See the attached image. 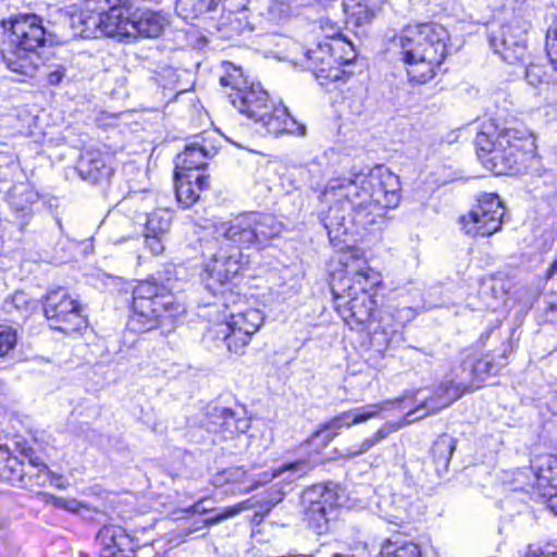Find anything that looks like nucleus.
Listing matches in <instances>:
<instances>
[{"instance_id": "f257e3e1", "label": "nucleus", "mask_w": 557, "mask_h": 557, "mask_svg": "<svg viewBox=\"0 0 557 557\" xmlns=\"http://www.w3.org/2000/svg\"><path fill=\"white\" fill-rule=\"evenodd\" d=\"M320 198L331 203L322 216L329 238L332 243H342L351 226L375 224L384 209L397 200V195L385 190L376 175L352 170L347 177L330 180Z\"/></svg>"}, {"instance_id": "f03ea898", "label": "nucleus", "mask_w": 557, "mask_h": 557, "mask_svg": "<svg viewBox=\"0 0 557 557\" xmlns=\"http://www.w3.org/2000/svg\"><path fill=\"white\" fill-rule=\"evenodd\" d=\"M344 273L334 274L331 281L336 311L347 324L362 325L375 311L374 288L381 283V275L364 261L346 264Z\"/></svg>"}, {"instance_id": "7ed1b4c3", "label": "nucleus", "mask_w": 557, "mask_h": 557, "mask_svg": "<svg viewBox=\"0 0 557 557\" xmlns=\"http://www.w3.org/2000/svg\"><path fill=\"white\" fill-rule=\"evenodd\" d=\"M448 40L447 29L435 23L409 27L394 38L412 82L423 84L434 77L435 70L448 53Z\"/></svg>"}, {"instance_id": "20e7f679", "label": "nucleus", "mask_w": 557, "mask_h": 557, "mask_svg": "<svg viewBox=\"0 0 557 557\" xmlns=\"http://www.w3.org/2000/svg\"><path fill=\"white\" fill-rule=\"evenodd\" d=\"M7 38L2 42L1 58L7 67L33 76L38 67L39 48L47 42L42 20L35 14H23L2 21Z\"/></svg>"}, {"instance_id": "39448f33", "label": "nucleus", "mask_w": 557, "mask_h": 557, "mask_svg": "<svg viewBox=\"0 0 557 557\" xmlns=\"http://www.w3.org/2000/svg\"><path fill=\"white\" fill-rule=\"evenodd\" d=\"M133 313L128 327L145 333L172 324L180 312V305L163 285L154 281L139 282L133 290Z\"/></svg>"}, {"instance_id": "423d86ee", "label": "nucleus", "mask_w": 557, "mask_h": 557, "mask_svg": "<svg viewBox=\"0 0 557 557\" xmlns=\"http://www.w3.org/2000/svg\"><path fill=\"white\" fill-rule=\"evenodd\" d=\"M240 247L228 235L220 233V223L200 238L205 260L202 280L210 292L215 293L238 274L243 257Z\"/></svg>"}, {"instance_id": "0eeeda50", "label": "nucleus", "mask_w": 557, "mask_h": 557, "mask_svg": "<svg viewBox=\"0 0 557 557\" xmlns=\"http://www.w3.org/2000/svg\"><path fill=\"white\" fill-rule=\"evenodd\" d=\"M283 231V223L273 214L246 213L230 222L220 223V233L228 235L243 247L262 246Z\"/></svg>"}, {"instance_id": "6e6552de", "label": "nucleus", "mask_w": 557, "mask_h": 557, "mask_svg": "<svg viewBox=\"0 0 557 557\" xmlns=\"http://www.w3.org/2000/svg\"><path fill=\"white\" fill-rule=\"evenodd\" d=\"M534 140L524 128L506 127L496 137L495 173L516 174L525 160V151H532Z\"/></svg>"}, {"instance_id": "1a4fd4ad", "label": "nucleus", "mask_w": 557, "mask_h": 557, "mask_svg": "<svg viewBox=\"0 0 557 557\" xmlns=\"http://www.w3.org/2000/svg\"><path fill=\"white\" fill-rule=\"evenodd\" d=\"M84 309L64 288L50 290L44 298V314L54 330L70 334L87 324Z\"/></svg>"}, {"instance_id": "9d476101", "label": "nucleus", "mask_w": 557, "mask_h": 557, "mask_svg": "<svg viewBox=\"0 0 557 557\" xmlns=\"http://www.w3.org/2000/svg\"><path fill=\"white\" fill-rule=\"evenodd\" d=\"M305 520L308 527L318 534H324L330 529L331 515L339 505V494L336 485L315 484L302 494Z\"/></svg>"}, {"instance_id": "9b49d317", "label": "nucleus", "mask_w": 557, "mask_h": 557, "mask_svg": "<svg viewBox=\"0 0 557 557\" xmlns=\"http://www.w3.org/2000/svg\"><path fill=\"white\" fill-rule=\"evenodd\" d=\"M504 213V207L497 195L483 194L470 212L461 216L460 224L467 235L491 236L500 230Z\"/></svg>"}, {"instance_id": "f8f14e48", "label": "nucleus", "mask_w": 557, "mask_h": 557, "mask_svg": "<svg viewBox=\"0 0 557 557\" xmlns=\"http://www.w3.org/2000/svg\"><path fill=\"white\" fill-rule=\"evenodd\" d=\"M512 488L531 496L557 488V455H535L530 468L518 470Z\"/></svg>"}, {"instance_id": "ddd939ff", "label": "nucleus", "mask_w": 557, "mask_h": 557, "mask_svg": "<svg viewBox=\"0 0 557 557\" xmlns=\"http://www.w3.org/2000/svg\"><path fill=\"white\" fill-rule=\"evenodd\" d=\"M395 403L396 401L386 400L380 404H369L356 409L345 411L325 422L306 441L305 444L307 448L317 450L321 449L337 435V431L341 428H349L354 424H358L374 418L381 411L388 410Z\"/></svg>"}, {"instance_id": "4468645a", "label": "nucleus", "mask_w": 557, "mask_h": 557, "mask_svg": "<svg viewBox=\"0 0 557 557\" xmlns=\"http://www.w3.org/2000/svg\"><path fill=\"white\" fill-rule=\"evenodd\" d=\"M263 321L264 315L259 309L247 308L244 311L232 312L230 321L220 325L218 333L223 335L230 351L242 355Z\"/></svg>"}, {"instance_id": "2eb2a0df", "label": "nucleus", "mask_w": 557, "mask_h": 557, "mask_svg": "<svg viewBox=\"0 0 557 557\" xmlns=\"http://www.w3.org/2000/svg\"><path fill=\"white\" fill-rule=\"evenodd\" d=\"M488 42L494 52L510 64H527L531 59L525 32L518 25L508 24L492 30Z\"/></svg>"}, {"instance_id": "dca6fc26", "label": "nucleus", "mask_w": 557, "mask_h": 557, "mask_svg": "<svg viewBox=\"0 0 557 557\" xmlns=\"http://www.w3.org/2000/svg\"><path fill=\"white\" fill-rule=\"evenodd\" d=\"M235 79L232 74L220 79L221 85L233 87V92L228 95L233 106L255 121L264 119L269 107L267 91L259 84L242 88Z\"/></svg>"}, {"instance_id": "f3484780", "label": "nucleus", "mask_w": 557, "mask_h": 557, "mask_svg": "<svg viewBox=\"0 0 557 557\" xmlns=\"http://www.w3.org/2000/svg\"><path fill=\"white\" fill-rule=\"evenodd\" d=\"M132 7L128 0H107L98 5L102 10V36L123 40L129 38Z\"/></svg>"}, {"instance_id": "a211bd4d", "label": "nucleus", "mask_w": 557, "mask_h": 557, "mask_svg": "<svg viewBox=\"0 0 557 557\" xmlns=\"http://www.w3.org/2000/svg\"><path fill=\"white\" fill-rule=\"evenodd\" d=\"M343 48V41L337 38L325 39L319 42L315 48L309 49L306 57L309 61L308 67L317 73V76L337 79V66L344 62L338 52Z\"/></svg>"}, {"instance_id": "6ab92c4d", "label": "nucleus", "mask_w": 557, "mask_h": 557, "mask_svg": "<svg viewBox=\"0 0 557 557\" xmlns=\"http://www.w3.org/2000/svg\"><path fill=\"white\" fill-rule=\"evenodd\" d=\"M216 154V148L208 143L205 137L196 136L186 145L185 150L177 156L176 170L187 173L200 170L207 165V161Z\"/></svg>"}, {"instance_id": "aec40b11", "label": "nucleus", "mask_w": 557, "mask_h": 557, "mask_svg": "<svg viewBox=\"0 0 557 557\" xmlns=\"http://www.w3.org/2000/svg\"><path fill=\"white\" fill-rule=\"evenodd\" d=\"M76 170L84 181L91 184L107 181L112 175V169L107 164V154L96 149H89L82 153Z\"/></svg>"}, {"instance_id": "412c9836", "label": "nucleus", "mask_w": 557, "mask_h": 557, "mask_svg": "<svg viewBox=\"0 0 557 557\" xmlns=\"http://www.w3.org/2000/svg\"><path fill=\"white\" fill-rule=\"evenodd\" d=\"M209 176L175 171V195L177 201L188 208L199 199V193L208 188Z\"/></svg>"}, {"instance_id": "4be33fe9", "label": "nucleus", "mask_w": 557, "mask_h": 557, "mask_svg": "<svg viewBox=\"0 0 557 557\" xmlns=\"http://www.w3.org/2000/svg\"><path fill=\"white\" fill-rule=\"evenodd\" d=\"M210 412V416L214 421H216V419H222L218 438H211L213 443L233 440L237 434L245 433L250 426V422L247 418L239 416L238 412H235L230 408L211 407Z\"/></svg>"}, {"instance_id": "5701e85b", "label": "nucleus", "mask_w": 557, "mask_h": 557, "mask_svg": "<svg viewBox=\"0 0 557 557\" xmlns=\"http://www.w3.org/2000/svg\"><path fill=\"white\" fill-rule=\"evenodd\" d=\"M166 25V20L160 13L150 10H134L132 8V26L129 37H159Z\"/></svg>"}, {"instance_id": "b1692460", "label": "nucleus", "mask_w": 557, "mask_h": 557, "mask_svg": "<svg viewBox=\"0 0 557 557\" xmlns=\"http://www.w3.org/2000/svg\"><path fill=\"white\" fill-rule=\"evenodd\" d=\"M102 556L119 555L129 544V537L121 527L106 525L101 528L96 536Z\"/></svg>"}, {"instance_id": "393cba45", "label": "nucleus", "mask_w": 557, "mask_h": 557, "mask_svg": "<svg viewBox=\"0 0 557 557\" xmlns=\"http://www.w3.org/2000/svg\"><path fill=\"white\" fill-rule=\"evenodd\" d=\"M343 8L357 26L371 23L377 10L376 0H343Z\"/></svg>"}, {"instance_id": "a878e982", "label": "nucleus", "mask_w": 557, "mask_h": 557, "mask_svg": "<svg viewBox=\"0 0 557 557\" xmlns=\"http://www.w3.org/2000/svg\"><path fill=\"white\" fill-rule=\"evenodd\" d=\"M35 194L24 184L15 185L8 194L9 205L16 212L22 213V227L26 226L30 220V205L34 201Z\"/></svg>"}, {"instance_id": "bb28decb", "label": "nucleus", "mask_w": 557, "mask_h": 557, "mask_svg": "<svg viewBox=\"0 0 557 557\" xmlns=\"http://www.w3.org/2000/svg\"><path fill=\"white\" fill-rule=\"evenodd\" d=\"M469 385L465 383H455L453 381L443 383L438 388V404H434V399L426 400L424 407L429 411H436L449 406L451 403L460 398L468 389Z\"/></svg>"}, {"instance_id": "cd10ccee", "label": "nucleus", "mask_w": 557, "mask_h": 557, "mask_svg": "<svg viewBox=\"0 0 557 557\" xmlns=\"http://www.w3.org/2000/svg\"><path fill=\"white\" fill-rule=\"evenodd\" d=\"M508 350L505 349L502 355L495 357L486 355L475 361L472 366V374L479 381H483L490 374H496L508 362Z\"/></svg>"}, {"instance_id": "c85d7f7f", "label": "nucleus", "mask_w": 557, "mask_h": 557, "mask_svg": "<svg viewBox=\"0 0 557 557\" xmlns=\"http://www.w3.org/2000/svg\"><path fill=\"white\" fill-rule=\"evenodd\" d=\"M384 557H422L420 547L411 541H388L383 546Z\"/></svg>"}, {"instance_id": "c756f323", "label": "nucleus", "mask_w": 557, "mask_h": 557, "mask_svg": "<svg viewBox=\"0 0 557 557\" xmlns=\"http://www.w3.org/2000/svg\"><path fill=\"white\" fill-rule=\"evenodd\" d=\"M285 109L284 106L278 107H268V115L264 119H258L256 122H261L265 127L268 133L278 136L284 134V117H285Z\"/></svg>"}, {"instance_id": "7c9ffc66", "label": "nucleus", "mask_w": 557, "mask_h": 557, "mask_svg": "<svg viewBox=\"0 0 557 557\" xmlns=\"http://www.w3.org/2000/svg\"><path fill=\"white\" fill-rule=\"evenodd\" d=\"M171 221L165 211H156L147 216L145 223V233L149 236L165 235L170 230Z\"/></svg>"}, {"instance_id": "2f4dec72", "label": "nucleus", "mask_w": 557, "mask_h": 557, "mask_svg": "<svg viewBox=\"0 0 557 557\" xmlns=\"http://www.w3.org/2000/svg\"><path fill=\"white\" fill-rule=\"evenodd\" d=\"M525 79L534 87L555 82V77L546 71L545 66L532 62L527 65Z\"/></svg>"}, {"instance_id": "473e14b6", "label": "nucleus", "mask_w": 557, "mask_h": 557, "mask_svg": "<svg viewBox=\"0 0 557 557\" xmlns=\"http://www.w3.org/2000/svg\"><path fill=\"white\" fill-rule=\"evenodd\" d=\"M253 506L255 505L251 502V499L244 500L234 506L224 508L222 510V512H220L213 517H209V518L205 519L203 524L206 527L218 524L228 518L235 517L236 515H238L239 512H242L246 509L252 508Z\"/></svg>"}, {"instance_id": "72a5a7b5", "label": "nucleus", "mask_w": 557, "mask_h": 557, "mask_svg": "<svg viewBox=\"0 0 557 557\" xmlns=\"http://www.w3.org/2000/svg\"><path fill=\"white\" fill-rule=\"evenodd\" d=\"M211 407H214V406L209 405L206 408L205 418H203V420H201L199 422V425H197V421L195 419H189L188 424H189L190 429H197V428H199L200 430L206 429L207 433L213 434V437L218 438L219 431L221 430L222 419H216V421H214V419L210 416Z\"/></svg>"}, {"instance_id": "f704fd0d", "label": "nucleus", "mask_w": 557, "mask_h": 557, "mask_svg": "<svg viewBox=\"0 0 557 557\" xmlns=\"http://www.w3.org/2000/svg\"><path fill=\"white\" fill-rule=\"evenodd\" d=\"M313 465H311L307 459H299L294 462L284 465L280 468V472H289L287 479L294 481L298 478L306 475L311 469Z\"/></svg>"}, {"instance_id": "c9c22d12", "label": "nucleus", "mask_w": 557, "mask_h": 557, "mask_svg": "<svg viewBox=\"0 0 557 557\" xmlns=\"http://www.w3.org/2000/svg\"><path fill=\"white\" fill-rule=\"evenodd\" d=\"M16 331L9 325H0V357L5 356L16 344Z\"/></svg>"}, {"instance_id": "e433bc0d", "label": "nucleus", "mask_w": 557, "mask_h": 557, "mask_svg": "<svg viewBox=\"0 0 557 557\" xmlns=\"http://www.w3.org/2000/svg\"><path fill=\"white\" fill-rule=\"evenodd\" d=\"M474 143L480 151L491 154V161L493 163L492 171L495 172L496 138L492 139L488 134L481 132L476 135Z\"/></svg>"}, {"instance_id": "4c0bfd02", "label": "nucleus", "mask_w": 557, "mask_h": 557, "mask_svg": "<svg viewBox=\"0 0 557 557\" xmlns=\"http://www.w3.org/2000/svg\"><path fill=\"white\" fill-rule=\"evenodd\" d=\"M546 51L550 59L552 69L557 71V61L554 59V55L557 57V21L546 33Z\"/></svg>"}, {"instance_id": "58836bf2", "label": "nucleus", "mask_w": 557, "mask_h": 557, "mask_svg": "<svg viewBox=\"0 0 557 557\" xmlns=\"http://www.w3.org/2000/svg\"><path fill=\"white\" fill-rule=\"evenodd\" d=\"M457 448V441L448 434H442L433 443V453H454Z\"/></svg>"}, {"instance_id": "ea45409f", "label": "nucleus", "mask_w": 557, "mask_h": 557, "mask_svg": "<svg viewBox=\"0 0 557 557\" xmlns=\"http://www.w3.org/2000/svg\"><path fill=\"white\" fill-rule=\"evenodd\" d=\"M284 133L292 134V135H298V136H305L306 134V126L301 123H298L296 120H294L287 108L285 109V117H284Z\"/></svg>"}, {"instance_id": "a19ab883", "label": "nucleus", "mask_w": 557, "mask_h": 557, "mask_svg": "<svg viewBox=\"0 0 557 557\" xmlns=\"http://www.w3.org/2000/svg\"><path fill=\"white\" fill-rule=\"evenodd\" d=\"M7 305H11L14 308H16L18 311L22 312H28L30 308H33L35 305L32 302L27 295L23 292H17L12 296V299L10 302H7Z\"/></svg>"}, {"instance_id": "79ce46f5", "label": "nucleus", "mask_w": 557, "mask_h": 557, "mask_svg": "<svg viewBox=\"0 0 557 557\" xmlns=\"http://www.w3.org/2000/svg\"><path fill=\"white\" fill-rule=\"evenodd\" d=\"M431 465L434 466L438 478L444 476L448 471L451 455H431Z\"/></svg>"}, {"instance_id": "37998d69", "label": "nucleus", "mask_w": 557, "mask_h": 557, "mask_svg": "<svg viewBox=\"0 0 557 557\" xmlns=\"http://www.w3.org/2000/svg\"><path fill=\"white\" fill-rule=\"evenodd\" d=\"M532 498L543 499L546 504V507L552 511L555 516H557V488L554 491L547 490L545 492H541L537 495L531 496Z\"/></svg>"}, {"instance_id": "c03bdc74", "label": "nucleus", "mask_w": 557, "mask_h": 557, "mask_svg": "<svg viewBox=\"0 0 557 557\" xmlns=\"http://www.w3.org/2000/svg\"><path fill=\"white\" fill-rule=\"evenodd\" d=\"M208 503H210L209 498H200L194 505L189 506L186 509V512L198 515L210 512L213 510V503L211 505H208Z\"/></svg>"}, {"instance_id": "a18cd8bd", "label": "nucleus", "mask_w": 557, "mask_h": 557, "mask_svg": "<svg viewBox=\"0 0 557 557\" xmlns=\"http://www.w3.org/2000/svg\"><path fill=\"white\" fill-rule=\"evenodd\" d=\"M145 244L151 250L152 253L159 255L163 251L162 235L149 236L148 233L144 234Z\"/></svg>"}, {"instance_id": "49530a36", "label": "nucleus", "mask_w": 557, "mask_h": 557, "mask_svg": "<svg viewBox=\"0 0 557 557\" xmlns=\"http://www.w3.org/2000/svg\"><path fill=\"white\" fill-rule=\"evenodd\" d=\"M1 461L5 462V466L10 468L11 472L24 473L23 469H17V466L23 467L24 460L20 461L16 455H1Z\"/></svg>"}, {"instance_id": "de8ad7c7", "label": "nucleus", "mask_w": 557, "mask_h": 557, "mask_svg": "<svg viewBox=\"0 0 557 557\" xmlns=\"http://www.w3.org/2000/svg\"><path fill=\"white\" fill-rule=\"evenodd\" d=\"M65 67L62 65H57L53 70H51L48 75V82L51 85H58L62 82L63 77L65 76Z\"/></svg>"}, {"instance_id": "09e8293b", "label": "nucleus", "mask_w": 557, "mask_h": 557, "mask_svg": "<svg viewBox=\"0 0 557 557\" xmlns=\"http://www.w3.org/2000/svg\"><path fill=\"white\" fill-rule=\"evenodd\" d=\"M391 429L382 428L380 429L372 438H368L363 442L361 449L368 450L372 447L374 443L380 442L382 438H384L388 433Z\"/></svg>"}, {"instance_id": "8fccbe9b", "label": "nucleus", "mask_w": 557, "mask_h": 557, "mask_svg": "<svg viewBox=\"0 0 557 557\" xmlns=\"http://www.w3.org/2000/svg\"><path fill=\"white\" fill-rule=\"evenodd\" d=\"M47 474L50 479V483L54 485L57 488L65 490L69 486L67 481L61 474H58L50 470H48Z\"/></svg>"}, {"instance_id": "3c124183", "label": "nucleus", "mask_w": 557, "mask_h": 557, "mask_svg": "<svg viewBox=\"0 0 557 557\" xmlns=\"http://www.w3.org/2000/svg\"><path fill=\"white\" fill-rule=\"evenodd\" d=\"M525 557H557V550H552L549 548L530 549Z\"/></svg>"}, {"instance_id": "603ef678", "label": "nucleus", "mask_w": 557, "mask_h": 557, "mask_svg": "<svg viewBox=\"0 0 557 557\" xmlns=\"http://www.w3.org/2000/svg\"><path fill=\"white\" fill-rule=\"evenodd\" d=\"M44 498L47 503H51L54 507L57 508H64L66 507V499L64 498H61V497H57V496H53V495H50V494H47L45 493L44 495Z\"/></svg>"}, {"instance_id": "864d4df0", "label": "nucleus", "mask_w": 557, "mask_h": 557, "mask_svg": "<svg viewBox=\"0 0 557 557\" xmlns=\"http://www.w3.org/2000/svg\"><path fill=\"white\" fill-rule=\"evenodd\" d=\"M21 457L24 459H27L28 462L32 465V466H35V467H40V471L41 470H45L48 472V467L45 465V463H41L39 461V457L38 456H35V458H33V455H21Z\"/></svg>"}, {"instance_id": "5fc2aeb1", "label": "nucleus", "mask_w": 557, "mask_h": 557, "mask_svg": "<svg viewBox=\"0 0 557 557\" xmlns=\"http://www.w3.org/2000/svg\"><path fill=\"white\" fill-rule=\"evenodd\" d=\"M557 312V295L552 296L546 300V315Z\"/></svg>"}, {"instance_id": "6e6d98bb", "label": "nucleus", "mask_w": 557, "mask_h": 557, "mask_svg": "<svg viewBox=\"0 0 557 557\" xmlns=\"http://www.w3.org/2000/svg\"><path fill=\"white\" fill-rule=\"evenodd\" d=\"M557 273V259L550 264L546 273V278H552Z\"/></svg>"}, {"instance_id": "4d7b16f0", "label": "nucleus", "mask_w": 557, "mask_h": 557, "mask_svg": "<svg viewBox=\"0 0 557 557\" xmlns=\"http://www.w3.org/2000/svg\"><path fill=\"white\" fill-rule=\"evenodd\" d=\"M77 506H78V503L75 499L67 500L65 509L74 511L77 509Z\"/></svg>"}, {"instance_id": "13d9d810", "label": "nucleus", "mask_w": 557, "mask_h": 557, "mask_svg": "<svg viewBox=\"0 0 557 557\" xmlns=\"http://www.w3.org/2000/svg\"><path fill=\"white\" fill-rule=\"evenodd\" d=\"M281 500V497L277 498L276 500H269L265 505V512H269L271 510V508Z\"/></svg>"}, {"instance_id": "bf43d9fd", "label": "nucleus", "mask_w": 557, "mask_h": 557, "mask_svg": "<svg viewBox=\"0 0 557 557\" xmlns=\"http://www.w3.org/2000/svg\"><path fill=\"white\" fill-rule=\"evenodd\" d=\"M200 1L202 2L201 8L206 7L207 10H212L213 0H200Z\"/></svg>"}, {"instance_id": "052dcab7", "label": "nucleus", "mask_w": 557, "mask_h": 557, "mask_svg": "<svg viewBox=\"0 0 557 557\" xmlns=\"http://www.w3.org/2000/svg\"><path fill=\"white\" fill-rule=\"evenodd\" d=\"M190 437L195 438L196 441H203L205 440V436H203L202 433L199 435V438H196L197 437L196 430L195 431H193V430L190 431Z\"/></svg>"}, {"instance_id": "680f3d73", "label": "nucleus", "mask_w": 557, "mask_h": 557, "mask_svg": "<svg viewBox=\"0 0 557 557\" xmlns=\"http://www.w3.org/2000/svg\"><path fill=\"white\" fill-rule=\"evenodd\" d=\"M269 480H270V479L268 478V474H264V480L262 481V483H265V482H268ZM260 484H261V481H258V482H257L256 484H253L251 487H248V488H247V491H250V490H252V488L257 487V486H258V485H260Z\"/></svg>"}, {"instance_id": "e2e57ef3", "label": "nucleus", "mask_w": 557, "mask_h": 557, "mask_svg": "<svg viewBox=\"0 0 557 557\" xmlns=\"http://www.w3.org/2000/svg\"><path fill=\"white\" fill-rule=\"evenodd\" d=\"M262 518H263V516H262V515H260L259 512H256V513H255L253 521H256V522H258V523H259V522H261Z\"/></svg>"}, {"instance_id": "0e129e2a", "label": "nucleus", "mask_w": 557, "mask_h": 557, "mask_svg": "<svg viewBox=\"0 0 557 557\" xmlns=\"http://www.w3.org/2000/svg\"><path fill=\"white\" fill-rule=\"evenodd\" d=\"M333 557H352L349 555H343V554H335Z\"/></svg>"}, {"instance_id": "69168bd1", "label": "nucleus", "mask_w": 557, "mask_h": 557, "mask_svg": "<svg viewBox=\"0 0 557 557\" xmlns=\"http://www.w3.org/2000/svg\"><path fill=\"white\" fill-rule=\"evenodd\" d=\"M59 228L62 231V223L60 220L57 221Z\"/></svg>"}, {"instance_id": "338daca9", "label": "nucleus", "mask_w": 557, "mask_h": 557, "mask_svg": "<svg viewBox=\"0 0 557 557\" xmlns=\"http://www.w3.org/2000/svg\"><path fill=\"white\" fill-rule=\"evenodd\" d=\"M124 555L122 556H119V555H111V556H103V557H123Z\"/></svg>"}, {"instance_id": "774afa93", "label": "nucleus", "mask_w": 557, "mask_h": 557, "mask_svg": "<svg viewBox=\"0 0 557 557\" xmlns=\"http://www.w3.org/2000/svg\"><path fill=\"white\" fill-rule=\"evenodd\" d=\"M221 287L218 288V290L215 293H213L214 295L220 292V294H223V290H220Z\"/></svg>"}]
</instances>
